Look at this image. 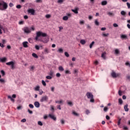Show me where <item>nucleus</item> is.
<instances>
[{"label": "nucleus", "instance_id": "obj_1", "mask_svg": "<svg viewBox=\"0 0 130 130\" xmlns=\"http://www.w3.org/2000/svg\"><path fill=\"white\" fill-rule=\"evenodd\" d=\"M41 36H42V37H46L47 36V34L45 32H42V31H38L37 32V36L35 38V40L37 41H42L43 43H47V42L49 41V38H45L43 39V40H39V38Z\"/></svg>", "mask_w": 130, "mask_h": 130}, {"label": "nucleus", "instance_id": "obj_2", "mask_svg": "<svg viewBox=\"0 0 130 130\" xmlns=\"http://www.w3.org/2000/svg\"><path fill=\"white\" fill-rule=\"evenodd\" d=\"M8 3L5 1L1 0L0 1V10L1 11H5L8 9Z\"/></svg>", "mask_w": 130, "mask_h": 130}, {"label": "nucleus", "instance_id": "obj_3", "mask_svg": "<svg viewBox=\"0 0 130 130\" xmlns=\"http://www.w3.org/2000/svg\"><path fill=\"white\" fill-rule=\"evenodd\" d=\"M31 31L35 30V28L34 27V26H32L31 27V28H29L28 27H24L23 29V30L26 34H29L31 33Z\"/></svg>", "mask_w": 130, "mask_h": 130}, {"label": "nucleus", "instance_id": "obj_4", "mask_svg": "<svg viewBox=\"0 0 130 130\" xmlns=\"http://www.w3.org/2000/svg\"><path fill=\"white\" fill-rule=\"evenodd\" d=\"M86 96L88 98V99H90V102L91 103H94L95 102V100H94V95L91 92H87Z\"/></svg>", "mask_w": 130, "mask_h": 130}, {"label": "nucleus", "instance_id": "obj_5", "mask_svg": "<svg viewBox=\"0 0 130 130\" xmlns=\"http://www.w3.org/2000/svg\"><path fill=\"white\" fill-rule=\"evenodd\" d=\"M6 64L7 66H11L12 70H14L15 69V62L13 61L7 62Z\"/></svg>", "mask_w": 130, "mask_h": 130}, {"label": "nucleus", "instance_id": "obj_6", "mask_svg": "<svg viewBox=\"0 0 130 130\" xmlns=\"http://www.w3.org/2000/svg\"><path fill=\"white\" fill-rule=\"evenodd\" d=\"M48 101V96L47 95L42 96L40 99V102H47Z\"/></svg>", "mask_w": 130, "mask_h": 130}, {"label": "nucleus", "instance_id": "obj_7", "mask_svg": "<svg viewBox=\"0 0 130 130\" xmlns=\"http://www.w3.org/2000/svg\"><path fill=\"white\" fill-rule=\"evenodd\" d=\"M27 12L28 14H31L32 16H34L35 15V10L33 9H29L27 10Z\"/></svg>", "mask_w": 130, "mask_h": 130}, {"label": "nucleus", "instance_id": "obj_8", "mask_svg": "<svg viewBox=\"0 0 130 130\" xmlns=\"http://www.w3.org/2000/svg\"><path fill=\"white\" fill-rule=\"evenodd\" d=\"M111 76L113 78H117V77H119V76H120V74H116L115 73V72H113L112 73H111Z\"/></svg>", "mask_w": 130, "mask_h": 130}, {"label": "nucleus", "instance_id": "obj_9", "mask_svg": "<svg viewBox=\"0 0 130 130\" xmlns=\"http://www.w3.org/2000/svg\"><path fill=\"white\" fill-rule=\"evenodd\" d=\"M45 54H48V53H49L50 52V50L48 48H45L44 50Z\"/></svg>", "mask_w": 130, "mask_h": 130}, {"label": "nucleus", "instance_id": "obj_10", "mask_svg": "<svg viewBox=\"0 0 130 130\" xmlns=\"http://www.w3.org/2000/svg\"><path fill=\"white\" fill-rule=\"evenodd\" d=\"M73 13H74L75 14H78L79 12H78V11H79V8H76L75 9H72L71 10Z\"/></svg>", "mask_w": 130, "mask_h": 130}, {"label": "nucleus", "instance_id": "obj_11", "mask_svg": "<svg viewBox=\"0 0 130 130\" xmlns=\"http://www.w3.org/2000/svg\"><path fill=\"white\" fill-rule=\"evenodd\" d=\"M34 105L35 107H37V108H39V107H40V104L38 102H35Z\"/></svg>", "mask_w": 130, "mask_h": 130}, {"label": "nucleus", "instance_id": "obj_12", "mask_svg": "<svg viewBox=\"0 0 130 130\" xmlns=\"http://www.w3.org/2000/svg\"><path fill=\"white\" fill-rule=\"evenodd\" d=\"M22 45L23 47L27 48V47H28V42H23Z\"/></svg>", "mask_w": 130, "mask_h": 130}, {"label": "nucleus", "instance_id": "obj_13", "mask_svg": "<svg viewBox=\"0 0 130 130\" xmlns=\"http://www.w3.org/2000/svg\"><path fill=\"white\" fill-rule=\"evenodd\" d=\"M49 117H50V118H51V119H53V120H56V117H55V116H54V115H52V114H49Z\"/></svg>", "mask_w": 130, "mask_h": 130}, {"label": "nucleus", "instance_id": "obj_14", "mask_svg": "<svg viewBox=\"0 0 130 130\" xmlns=\"http://www.w3.org/2000/svg\"><path fill=\"white\" fill-rule=\"evenodd\" d=\"M72 114H73V115H74L75 116H77L78 117H79V116H80V114L76 112V111H73Z\"/></svg>", "mask_w": 130, "mask_h": 130}, {"label": "nucleus", "instance_id": "obj_15", "mask_svg": "<svg viewBox=\"0 0 130 130\" xmlns=\"http://www.w3.org/2000/svg\"><path fill=\"white\" fill-rule=\"evenodd\" d=\"M0 61H1V62H6V61H7V58H0Z\"/></svg>", "mask_w": 130, "mask_h": 130}, {"label": "nucleus", "instance_id": "obj_16", "mask_svg": "<svg viewBox=\"0 0 130 130\" xmlns=\"http://www.w3.org/2000/svg\"><path fill=\"white\" fill-rule=\"evenodd\" d=\"M101 56L104 59H106V52L103 53Z\"/></svg>", "mask_w": 130, "mask_h": 130}, {"label": "nucleus", "instance_id": "obj_17", "mask_svg": "<svg viewBox=\"0 0 130 130\" xmlns=\"http://www.w3.org/2000/svg\"><path fill=\"white\" fill-rule=\"evenodd\" d=\"M127 107H128V105H126L124 106V109L125 111H126V112L128 111L129 109H128V108H127Z\"/></svg>", "mask_w": 130, "mask_h": 130}, {"label": "nucleus", "instance_id": "obj_18", "mask_svg": "<svg viewBox=\"0 0 130 130\" xmlns=\"http://www.w3.org/2000/svg\"><path fill=\"white\" fill-rule=\"evenodd\" d=\"M120 14L121 15H122V16L125 17V15H126V12H125L124 11H121Z\"/></svg>", "mask_w": 130, "mask_h": 130}, {"label": "nucleus", "instance_id": "obj_19", "mask_svg": "<svg viewBox=\"0 0 130 130\" xmlns=\"http://www.w3.org/2000/svg\"><path fill=\"white\" fill-rule=\"evenodd\" d=\"M62 20H63V21H68V20H69V17H68V16H63Z\"/></svg>", "mask_w": 130, "mask_h": 130}, {"label": "nucleus", "instance_id": "obj_20", "mask_svg": "<svg viewBox=\"0 0 130 130\" xmlns=\"http://www.w3.org/2000/svg\"><path fill=\"white\" fill-rule=\"evenodd\" d=\"M81 44H82V45H84L86 44V41L85 40H81L80 41Z\"/></svg>", "mask_w": 130, "mask_h": 130}, {"label": "nucleus", "instance_id": "obj_21", "mask_svg": "<svg viewBox=\"0 0 130 130\" xmlns=\"http://www.w3.org/2000/svg\"><path fill=\"white\" fill-rule=\"evenodd\" d=\"M8 98L9 99H10V100H11V101H12V102H15V100L14 99H13V98H12V96H10V95H9L8 96Z\"/></svg>", "mask_w": 130, "mask_h": 130}, {"label": "nucleus", "instance_id": "obj_22", "mask_svg": "<svg viewBox=\"0 0 130 130\" xmlns=\"http://www.w3.org/2000/svg\"><path fill=\"white\" fill-rule=\"evenodd\" d=\"M107 5V1H104L102 2V6H106Z\"/></svg>", "mask_w": 130, "mask_h": 130}, {"label": "nucleus", "instance_id": "obj_23", "mask_svg": "<svg viewBox=\"0 0 130 130\" xmlns=\"http://www.w3.org/2000/svg\"><path fill=\"white\" fill-rule=\"evenodd\" d=\"M95 44V42L93 41L91 42V43L89 45V48H92L93 47V45Z\"/></svg>", "mask_w": 130, "mask_h": 130}, {"label": "nucleus", "instance_id": "obj_24", "mask_svg": "<svg viewBox=\"0 0 130 130\" xmlns=\"http://www.w3.org/2000/svg\"><path fill=\"white\" fill-rule=\"evenodd\" d=\"M32 55L34 57H35V58H38V55H37L36 53H34L32 54Z\"/></svg>", "mask_w": 130, "mask_h": 130}, {"label": "nucleus", "instance_id": "obj_25", "mask_svg": "<svg viewBox=\"0 0 130 130\" xmlns=\"http://www.w3.org/2000/svg\"><path fill=\"white\" fill-rule=\"evenodd\" d=\"M102 36H103V37H108V36H109V34L107 33V34H105L104 33L102 34Z\"/></svg>", "mask_w": 130, "mask_h": 130}, {"label": "nucleus", "instance_id": "obj_26", "mask_svg": "<svg viewBox=\"0 0 130 130\" xmlns=\"http://www.w3.org/2000/svg\"><path fill=\"white\" fill-rule=\"evenodd\" d=\"M57 51L58 52H59V53H62L63 52V49L59 48Z\"/></svg>", "mask_w": 130, "mask_h": 130}, {"label": "nucleus", "instance_id": "obj_27", "mask_svg": "<svg viewBox=\"0 0 130 130\" xmlns=\"http://www.w3.org/2000/svg\"><path fill=\"white\" fill-rule=\"evenodd\" d=\"M40 86H37L35 87V91H39L40 89Z\"/></svg>", "mask_w": 130, "mask_h": 130}, {"label": "nucleus", "instance_id": "obj_28", "mask_svg": "<svg viewBox=\"0 0 130 130\" xmlns=\"http://www.w3.org/2000/svg\"><path fill=\"white\" fill-rule=\"evenodd\" d=\"M115 54H119V50L116 49L115 50Z\"/></svg>", "mask_w": 130, "mask_h": 130}, {"label": "nucleus", "instance_id": "obj_29", "mask_svg": "<svg viewBox=\"0 0 130 130\" xmlns=\"http://www.w3.org/2000/svg\"><path fill=\"white\" fill-rule=\"evenodd\" d=\"M121 38H122L123 39H125V38H127V37L125 35H122L121 36Z\"/></svg>", "mask_w": 130, "mask_h": 130}, {"label": "nucleus", "instance_id": "obj_30", "mask_svg": "<svg viewBox=\"0 0 130 130\" xmlns=\"http://www.w3.org/2000/svg\"><path fill=\"white\" fill-rule=\"evenodd\" d=\"M63 101L62 100L61 101H55V103H58L59 104H61V103H63Z\"/></svg>", "mask_w": 130, "mask_h": 130}, {"label": "nucleus", "instance_id": "obj_31", "mask_svg": "<svg viewBox=\"0 0 130 130\" xmlns=\"http://www.w3.org/2000/svg\"><path fill=\"white\" fill-rule=\"evenodd\" d=\"M79 24L80 25H84V24H85V21H84V20H80Z\"/></svg>", "mask_w": 130, "mask_h": 130}, {"label": "nucleus", "instance_id": "obj_32", "mask_svg": "<svg viewBox=\"0 0 130 130\" xmlns=\"http://www.w3.org/2000/svg\"><path fill=\"white\" fill-rule=\"evenodd\" d=\"M66 0H58L57 1V3L58 4H62Z\"/></svg>", "mask_w": 130, "mask_h": 130}, {"label": "nucleus", "instance_id": "obj_33", "mask_svg": "<svg viewBox=\"0 0 130 130\" xmlns=\"http://www.w3.org/2000/svg\"><path fill=\"white\" fill-rule=\"evenodd\" d=\"M59 71H60L61 72H63V71H64V69H63V68H62V66H60L59 67Z\"/></svg>", "mask_w": 130, "mask_h": 130}, {"label": "nucleus", "instance_id": "obj_34", "mask_svg": "<svg viewBox=\"0 0 130 130\" xmlns=\"http://www.w3.org/2000/svg\"><path fill=\"white\" fill-rule=\"evenodd\" d=\"M65 74H66V75H71V72H70L69 70H66L65 71Z\"/></svg>", "mask_w": 130, "mask_h": 130}, {"label": "nucleus", "instance_id": "obj_35", "mask_svg": "<svg viewBox=\"0 0 130 130\" xmlns=\"http://www.w3.org/2000/svg\"><path fill=\"white\" fill-rule=\"evenodd\" d=\"M53 74H54L53 71H51L49 72V76H50L51 77H52V76H53Z\"/></svg>", "mask_w": 130, "mask_h": 130}, {"label": "nucleus", "instance_id": "obj_36", "mask_svg": "<svg viewBox=\"0 0 130 130\" xmlns=\"http://www.w3.org/2000/svg\"><path fill=\"white\" fill-rule=\"evenodd\" d=\"M104 111L105 112H107V111H108V108L107 107H105L104 108Z\"/></svg>", "mask_w": 130, "mask_h": 130}, {"label": "nucleus", "instance_id": "obj_37", "mask_svg": "<svg viewBox=\"0 0 130 130\" xmlns=\"http://www.w3.org/2000/svg\"><path fill=\"white\" fill-rule=\"evenodd\" d=\"M64 55L67 57H70V54H69V53H68V52H64Z\"/></svg>", "mask_w": 130, "mask_h": 130}, {"label": "nucleus", "instance_id": "obj_38", "mask_svg": "<svg viewBox=\"0 0 130 130\" xmlns=\"http://www.w3.org/2000/svg\"><path fill=\"white\" fill-rule=\"evenodd\" d=\"M46 79H47V80H51V79H52V77L50 76H47L46 77Z\"/></svg>", "mask_w": 130, "mask_h": 130}, {"label": "nucleus", "instance_id": "obj_39", "mask_svg": "<svg viewBox=\"0 0 130 130\" xmlns=\"http://www.w3.org/2000/svg\"><path fill=\"white\" fill-rule=\"evenodd\" d=\"M38 124H39V125H41V126H42V125H43V123H42V122L39 121L38 122Z\"/></svg>", "mask_w": 130, "mask_h": 130}, {"label": "nucleus", "instance_id": "obj_40", "mask_svg": "<svg viewBox=\"0 0 130 130\" xmlns=\"http://www.w3.org/2000/svg\"><path fill=\"white\" fill-rule=\"evenodd\" d=\"M35 47L37 50H39V49H40V47L38 45H36Z\"/></svg>", "mask_w": 130, "mask_h": 130}, {"label": "nucleus", "instance_id": "obj_41", "mask_svg": "<svg viewBox=\"0 0 130 130\" xmlns=\"http://www.w3.org/2000/svg\"><path fill=\"white\" fill-rule=\"evenodd\" d=\"M68 104L70 105V106H73V105H74L72 102H68Z\"/></svg>", "mask_w": 130, "mask_h": 130}, {"label": "nucleus", "instance_id": "obj_42", "mask_svg": "<svg viewBox=\"0 0 130 130\" xmlns=\"http://www.w3.org/2000/svg\"><path fill=\"white\" fill-rule=\"evenodd\" d=\"M42 85H43V86H46V83L45 82V81H44V80L42 81Z\"/></svg>", "mask_w": 130, "mask_h": 130}, {"label": "nucleus", "instance_id": "obj_43", "mask_svg": "<svg viewBox=\"0 0 130 130\" xmlns=\"http://www.w3.org/2000/svg\"><path fill=\"white\" fill-rule=\"evenodd\" d=\"M39 94L40 95H42L43 94V91H42V90H41H41L40 89L39 90Z\"/></svg>", "mask_w": 130, "mask_h": 130}, {"label": "nucleus", "instance_id": "obj_44", "mask_svg": "<svg viewBox=\"0 0 130 130\" xmlns=\"http://www.w3.org/2000/svg\"><path fill=\"white\" fill-rule=\"evenodd\" d=\"M1 74H2V76H5V71H4V70H2V71H1Z\"/></svg>", "mask_w": 130, "mask_h": 130}, {"label": "nucleus", "instance_id": "obj_45", "mask_svg": "<svg viewBox=\"0 0 130 130\" xmlns=\"http://www.w3.org/2000/svg\"><path fill=\"white\" fill-rule=\"evenodd\" d=\"M85 113H86V114H87L88 115V114H89L90 113V111L89 110H86L85 111Z\"/></svg>", "mask_w": 130, "mask_h": 130}, {"label": "nucleus", "instance_id": "obj_46", "mask_svg": "<svg viewBox=\"0 0 130 130\" xmlns=\"http://www.w3.org/2000/svg\"><path fill=\"white\" fill-rule=\"evenodd\" d=\"M119 104H122V100L121 99H119Z\"/></svg>", "mask_w": 130, "mask_h": 130}, {"label": "nucleus", "instance_id": "obj_47", "mask_svg": "<svg viewBox=\"0 0 130 130\" xmlns=\"http://www.w3.org/2000/svg\"><path fill=\"white\" fill-rule=\"evenodd\" d=\"M21 8H22V6L20 5H18L16 6V8L17 9H21Z\"/></svg>", "mask_w": 130, "mask_h": 130}, {"label": "nucleus", "instance_id": "obj_48", "mask_svg": "<svg viewBox=\"0 0 130 130\" xmlns=\"http://www.w3.org/2000/svg\"><path fill=\"white\" fill-rule=\"evenodd\" d=\"M50 107H51V109L52 111H54V107H53V106L52 105H51L50 106Z\"/></svg>", "mask_w": 130, "mask_h": 130}, {"label": "nucleus", "instance_id": "obj_49", "mask_svg": "<svg viewBox=\"0 0 130 130\" xmlns=\"http://www.w3.org/2000/svg\"><path fill=\"white\" fill-rule=\"evenodd\" d=\"M57 109H59V110H61V107H60V105L57 106Z\"/></svg>", "mask_w": 130, "mask_h": 130}, {"label": "nucleus", "instance_id": "obj_50", "mask_svg": "<svg viewBox=\"0 0 130 130\" xmlns=\"http://www.w3.org/2000/svg\"><path fill=\"white\" fill-rule=\"evenodd\" d=\"M50 17H51V16L49 14H47L46 15V18H47V19H49V18H50Z\"/></svg>", "mask_w": 130, "mask_h": 130}, {"label": "nucleus", "instance_id": "obj_51", "mask_svg": "<svg viewBox=\"0 0 130 130\" xmlns=\"http://www.w3.org/2000/svg\"><path fill=\"white\" fill-rule=\"evenodd\" d=\"M62 29H63V27H62V26H59V32H60V31H61Z\"/></svg>", "mask_w": 130, "mask_h": 130}, {"label": "nucleus", "instance_id": "obj_52", "mask_svg": "<svg viewBox=\"0 0 130 130\" xmlns=\"http://www.w3.org/2000/svg\"><path fill=\"white\" fill-rule=\"evenodd\" d=\"M29 107H30V108H34V106L32 104H29Z\"/></svg>", "mask_w": 130, "mask_h": 130}, {"label": "nucleus", "instance_id": "obj_53", "mask_svg": "<svg viewBox=\"0 0 130 130\" xmlns=\"http://www.w3.org/2000/svg\"><path fill=\"white\" fill-rule=\"evenodd\" d=\"M121 121V119H119L118 121V123H117V124L118 125H120V121Z\"/></svg>", "mask_w": 130, "mask_h": 130}, {"label": "nucleus", "instance_id": "obj_54", "mask_svg": "<svg viewBox=\"0 0 130 130\" xmlns=\"http://www.w3.org/2000/svg\"><path fill=\"white\" fill-rule=\"evenodd\" d=\"M9 7H10V8H12V7H14V4H13V3H10L9 4Z\"/></svg>", "mask_w": 130, "mask_h": 130}, {"label": "nucleus", "instance_id": "obj_55", "mask_svg": "<svg viewBox=\"0 0 130 130\" xmlns=\"http://www.w3.org/2000/svg\"><path fill=\"white\" fill-rule=\"evenodd\" d=\"M106 119H107V120H109V119H110V117H109V116H108V115H107L106 116Z\"/></svg>", "mask_w": 130, "mask_h": 130}, {"label": "nucleus", "instance_id": "obj_56", "mask_svg": "<svg viewBox=\"0 0 130 130\" xmlns=\"http://www.w3.org/2000/svg\"><path fill=\"white\" fill-rule=\"evenodd\" d=\"M56 76L57 77V78H59V77H60V74L59 73H57L56 74Z\"/></svg>", "mask_w": 130, "mask_h": 130}, {"label": "nucleus", "instance_id": "obj_57", "mask_svg": "<svg viewBox=\"0 0 130 130\" xmlns=\"http://www.w3.org/2000/svg\"><path fill=\"white\" fill-rule=\"evenodd\" d=\"M108 15H109V16H113V13H111V12H109V13H108Z\"/></svg>", "mask_w": 130, "mask_h": 130}, {"label": "nucleus", "instance_id": "obj_58", "mask_svg": "<svg viewBox=\"0 0 130 130\" xmlns=\"http://www.w3.org/2000/svg\"><path fill=\"white\" fill-rule=\"evenodd\" d=\"M87 29H91V26L89 24L86 25Z\"/></svg>", "mask_w": 130, "mask_h": 130}, {"label": "nucleus", "instance_id": "obj_59", "mask_svg": "<svg viewBox=\"0 0 130 130\" xmlns=\"http://www.w3.org/2000/svg\"><path fill=\"white\" fill-rule=\"evenodd\" d=\"M122 92H121V91L119 90V91H118V94H119V96H121V95H122Z\"/></svg>", "mask_w": 130, "mask_h": 130}, {"label": "nucleus", "instance_id": "obj_60", "mask_svg": "<svg viewBox=\"0 0 130 130\" xmlns=\"http://www.w3.org/2000/svg\"><path fill=\"white\" fill-rule=\"evenodd\" d=\"M19 25H23V24H24V21H19Z\"/></svg>", "mask_w": 130, "mask_h": 130}, {"label": "nucleus", "instance_id": "obj_61", "mask_svg": "<svg viewBox=\"0 0 130 130\" xmlns=\"http://www.w3.org/2000/svg\"><path fill=\"white\" fill-rule=\"evenodd\" d=\"M128 9H130V4L128 3H126Z\"/></svg>", "mask_w": 130, "mask_h": 130}, {"label": "nucleus", "instance_id": "obj_62", "mask_svg": "<svg viewBox=\"0 0 130 130\" xmlns=\"http://www.w3.org/2000/svg\"><path fill=\"white\" fill-rule=\"evenodd\" d=\"M125 65L126 66H128V67H129L130 68V63H129V62H126L125 63Z\"/></svg>", "mask_w": 130, "mask_h": 130}, {"label": "nucleus", "instance_id": "obj_63", "mask_svg": "<svg viewBox=\"0 0 130 130\" xmlns=\"http://www.w3.org/2000/svg\"><path fill=\"white\" fill-rule=\"evenodd\" d=\"M21 122H26V119L24 118L21 120Z\"/></svg>", "mask_w": 130, "mask_h": 130}, {"label": "nucleus", "instance_id": "obj_64", "mask_svg": "<svg viewBox=\"0 0 130 130\" xmlns=\"http://www.w3.org/2000/svg\"><path fill=\"white\" fill-rule=\"evenodd\" d=\"M36 3H42V0H36Z\"/></svg>", "mask_w": 130, "mask_h": 130}]
</instances>
